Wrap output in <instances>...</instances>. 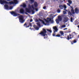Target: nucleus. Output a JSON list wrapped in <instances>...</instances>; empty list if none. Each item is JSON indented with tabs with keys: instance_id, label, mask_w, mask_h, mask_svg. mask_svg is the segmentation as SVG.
<instances>
[{
	"instance_id": "53",
	"label": "nucleus",
	"mask_w": 79,
	"mask_h": 79,
	"mask_svg": "<svg viewBox=\"0 0 79 79\" xmlns=\"http://www.w3.org/2000/svg\"><path fill=\"white\" fill-rule=\"evenodd\" d=\"M26 15H28V14H27V13H26V12L25 13Z\"/></svg>"
},
{
	"instance_id": "9",
	"label": "nucleus",
	"mask_w": 79,
	"mask_h": 79,
	"mask_svg": "<svg viewBox=\"0 0 79 79\" xmlns=\"http://www.w3.org/2000/svg\"><path fill=\"white\" fill-rule=\"evenodd\" d=\"M75 11L76 13L77 14L79 13V10L78 8L77 7H76L75 9Z\"/></svg>"
},
{
	"instance_id": "55",
	"label": "nucleus",
	"mask_w": 79,
	"mask_h": 79,
	"mask_svg": "<svg viewBox=\"0 0 79 79\" xmlns=\"http://www.w3.org/2000/svg\"><path fill=\"white\" fill-rule=\"evenodd\" d=\"M75 25H77V24L76 23H75Z\"/></svg>"
},
{
	"instance_id": "14",
	"label": "nucleus",
	"mask_w": 79,
	"mask_h": 79,
	"mask_svg": "<svg viewBox=\"0 0 79 79\" xmlns=\"http://www.w3.org/2000/svg\"><path fill=\"white\" fill-rule=\"evenodd\" d=\"M58 19L60 21H61V20H62V17L59 15L58 16V19Z\"/></svg>"
},
{
	"instance_id": "27",
	"label": "nucleus",
	"mask_w": 79,
	"mask_h": 79,
	"mask_svg": "<svg viewBox=\"0 0 79 79\" xmlns=\"http://www.w3.org/2000/svg\"><path fill=\"white\" fill-rule=\"evenodd\" d=\"M60 34H61V35H63L64 34V33L63 32V31H60Z\"/></svg>"
},
{
	"instance_id": "46",
	"label": "nucleus",
	"mask_w": 79,
	"mask_h": 79,
	"mask_svg": "<svg viewBox=\"0 0 79 79\" xmlns=\"http://www.w3.org/2000/svg\"><path fill=\"white\" fill-rule=\"evenodd\" d=\"M52 21V19H50L49 20V21Z\"/></svg>"
},
{
	"instance_id": "38",
	"label": "nucleus",
	"mask_w": 79,
	"mask_h": 79,
	"mask_svg": "<svg viewBox=\"0 0 79 79\" xmlns=\"http://www.w3.org/2000/svg\"><path fill=\"white\" fill-rule=\"evenodd\" d=\"M31 12H32V14H34V13H35V12H34V11L33 10H31Z\"/></svg>"
},
{
	"instance_id": "42",
	"label": "nucleus",
	"mask_w": 79,
	"mask_h": 79,
	"mask_svg": "<svg viewBox=\"0 0 79 79\" xmlns=\"http://www.w3.org/2000/svg\"><path fill=\"white\" fill-rule=\"evenodd\" d=\"M33 21V20H32V19H31L30 20V22H32Z\"/></svg>"
},
{
	"instance_id": "30",
	"label": "nucleus",
	"mask_w": 79,
	"mask_h": 79,
	"mask_svg": "<svg viewBox=\"0 0 79 79\" xmlns=\"http://www.w3.org/2000/svg\"><path fill=\"white\" fill-rule=\"evenodd\" d=\"M56 37H61V35H60V34H58L56 35Z\"/></svg>"
},
{
	"instance_id": "15",
	"label": "nucleus",
	"mask_w": 79,
	"mask_h": 79,
	"mask_svg": "<svg viewBox=\"0 0 79 79\" xmlns=\"http://www.w3.org/2000/svg\"><path fill=\"white\" fill-rule=\"evenodd\" d=\"M76 42H77V41L76 40H74L73 41H71V44L72 45H73L74 44H75V43H76Z\"/></svg>"
},
{
	"instance_id": "16",
	"label": "nucleus",
	"mask_w": 79,
	"mask_h": 79,
	"mask_svg": "<svg viewBox=\"0 0 79 79\" xmlns=\"http://www.w3.org/2000/svg\"><path fill=\"white\" fill-rule=\"evenodd\" d=\"M39 20L41 22L44 24H45V22H44V20H42L41 19H39Z\"/></svg>"
},
{
	"instance_id": "26",
	"label": "nucleus",
	"mask_w": 79,
	"mask_h": 79,
	"mask_svg": "<svg viewBox=\"0 0 79 79\" xmlns=\"http://www.w3.org/2000/svg\"><path fill=\"white\" fill-rule=\"evenodd\" d=\"M26 5L25 4H23L22 5V6L23 8H26Z\"/></svg>"
},
{
	"instance_id": "56",
	"label": "nucleus",
	"mask_w": 79,
	"mask_h": 79,
	"mask_svg": "<svg viewBox=\"0 0 79 79\" xmlns=\"http://www.w3.org/2000/svg\"><path fill=\"white\" fill-rule=\"evenodd\" d=\"M60 38H61V39H62L63 38V37H60Z\"/></svg>"
},
{
	"instance_id": "11",
	"label": "nucleus",
	"mask_w": 79,
	"mask_h": 79,
	"mask_svg": "<svg viewBox=\"0 0 79 79\" xmlns=\"http://www.w3.org/2000/svg\"><path fill=\"white\" fill-rule=\"evenodd\" d=\"M76 35V33L75 32H74L71 35V36L72 38H73L74 36H75V35Z\"/></svg>"
},
{
	"instance_id": "6",
	"label": "nucleus",
	"mask_w": 79,
	"mask_h": 79,
	"mask_svg": "<svg viewBox=\"0 0 79 79\" xmlns=\"http://www.w3.org/2000/svg\"><path fill=\"white\" fill-rule=\"evenodd\" d=\"M72 39V37H71V35L69 34V35H68L67 36V39L68 40H69V39Z\"/></svg>"
},
{
	"instance_id": "44",
	"label": "nucleus",
	"mask_w": 79,
	"mask_h": 79,
	"mask_svg": "<svg viewBox=\"0 0 79 79\" xmlns=\"http://www.w3.org/2000/svg\"><path fill=\"white\" fill-rule=\"evenodd\" d=\"M43 9H45L46 8V7L45 6H44V7H43Z\"/></svg>"
},
{
	"instance_id": "28",
	"label": "nucleus",
	"mask_w": 79,
	"mask_h": 79,
	"mask_svg": "<svg viewBox=\"0 0 79 79\" xmlns=\"http://www.w3.org/2000/svg\"><path fill=\"white\" fill-rule=\"evenodd\" d=\"M46 30H47V31L50 32V33H52V30H50L48 29H47Z\"/></svg>"
},
{
	"instance_id": "35",
	"label": "nucleus",
	"mask_w": 79,
	"mask_h": 79,
	"mask_svg": "<svg viewBox=\"0 0 79 79\" xmlns=\"http://www.w3.org/2000/svg\"><path fill=\"white\" fill-rule=\"evenodd\" d=\"M62 27L63 28L66 27V25H63L62 26Z\"/></svg>"
},
{
	"instance_id": "54",
	"label": "nucleus",
	"mask_w": 79,
	"mask_h": 79,
	"mask_svg": "<svg viewBox=\"0 0 79 79\" xmlns=\"http://www.w3.org/2000/svg\"><path fill=\"white\" fill-rule=\"evenodd\" d=\"M56 16V15H54V17H55V16Z\"/></svg>"
},
{
	"instance_id": "2",
	"label": "nucleus",
	"mask_w": 79,
	"mask_h": 79,
	"mask_svg": "<svg viewBox=\"0 0 79 79\" xmlns=\"http://www.w3.org/2000/svg\"><path fill=\"white\" fill-rule=\"evenodd\" d=\"M19 21L20 23H23L24 22L23 16H22L19 17Z\"/></svg>"
},
{
	"instance_id": "32",
	"label": "nucleus",
	"mask_w": 79,
	"mask_h": 79,
	"mask_svg": "<svg viewBox=\"0 0 79 79\" xmlns=\"http://www.w3.org/2000/svg\"><path fill=\"white\" fill-rule=\"evenodd\" d=\"M68 14L69 15H72V13L70 11H69L68 12Z\"/></svg>"
},
{
	"instance_id": "50",
	"label": "nucleus",
	"mask_w": 79,
	"mask_h": 79,
	"mask_svg": "<svg viewBox=\"0 0 79 79\" xmlns=\"http://www.w3.org/2000/svg\"><path fill=\"white\" fill-rule=\"evenodd\" d=\"M66 29H67V28H64V30H66Z\"/></svg>"
},
{
	"instance_id": "12",
	"label": "nucleus",
	"mask_w": 79,
	"mask_h": 79,
	"mask_svg": "<svg viewBox=\"0 0 79 79\" xmlns=\"http://www.w3.org/2000/svg\"><path fill=\"white\" fill-rule=\"evenodd\" d=\"M34 5L35 8H37V7L38 6V4H37V2H35L34 3Z\"/></svg>"
},
{
	"instance_id": "47",
	"label": "nucleus",
	"mask_w": 79,
	"mask_h": 79,
	"mask_svg": "<svg viewBox=\"0 0 79 79\" xmlns=\"http://www.w3.org/2000/svg\"><path fill=\"white\" fill-rule=\"evenodd\" d=\"M35 10L36 11H38V9H37V8H36Z\"/></svg>"
},
{
	"instance_id": "36",
	"label": "nucleus",
	"mask_w": 79,
	"mask_h": 79,
	"mask_svg": "<svg viewBox=\"0 0 79 79\" xmlns=\"http://www.w3.org/2000/svg\"><path fill=\"white\" fill-rule=\"evenodd\" d=\"M64 15H66V11H63Z\"/></svg>"
},
{
	"instance_id": "23",
	"label": "nucleus",
	"mask_w": 79,
	"mask_h": 79,
	"mask_svg": "<svg viewBox=\"0 0 79 79\" xmlns=\"http://www.w3.org/2000/svg\"><path fill=\"white\" fill-rule=\"evenodd\" d=\"M67 0V1H68V2L70 4H71V3H72V1L70 0ZM63 1H65V0H63Z\"/></svg>"
},
{
	"instance_id": "34",
	"label": "nucleus",
	"mask_w": 79,
	"mask_h": 79,
	"mask_svg": "<svg viewBox=\"0 0 79 79\" xmlns=\"http://www.w3.org/2000/svg\"><path fill=\"white\" fill-rule=\"evenodd\" d=\"M63 8H64L65 9H66V5H63Z\"/></svg>"
},
{
	"instance_id": "37",
	"label": "nucleus",
	"mask_w": 79,
	"mask_h": 79,
	"mask_svg": "<svg viewBox=\"0 0 79 79\" xmlns=\"http://www.w3.org/2000/svg\"><path fill=\"white\" fill-rule=\"evenodd\" d=\"M73 17H71V18H70V21L71 22H73Z\"/></svg>"
},
{
	"instance_id": "5",
	"label": "nucleus",
	"mask_w": 79,
	"mask_h": 79,
	"mask_svg": "<svg viewBox=\"0 0 79 79\" xmlns=\"http://www.w3.org/2000/svg\"><path fill=\"white\" fill-rule=\"evenodd\" d=\"M53 29H54V30H53L54 33H55V32H56L58 31V29L56 27H53Z\"/></svg>"
},
{
	"instance_id": "25",
	"label": "nucleus",
	"mask_w": 79,
	"mask_h": 79,
	"mask_svg": "<svg viewBox=\"0 0 79 79\" xmlns=\"http://www.w3.org/2000/svg\"><path fill=\"white\" fill-rule=\"evenodd\" d=\"M56 23H57V24H59V23H60V20H59L58 19H56Z\"/></svg>"
},
{
	"instance_id": "8",
	"label": "nucleus",
	"mask_w": 79,
	"mask_h": 79,
	"mask_svg": "<svg viewBox=\"0 0 79 79\" xmlns=\"http://www.w3.org/2000/svg\"><path fill=\"white\" fill-rule=\"evenodd\" d=\"M70 8H71V12L72 14H75V12H74V9L73 8V6H70Z\"/></svg>"
},
{
	"instance_id": "33",
	"label": "nucleus",
	"mask_w": 79,
	"mask_h": 79,
	"mask_svg": "<svg viewBox=\"0 0 79 79\" xmlns=\"http://www.w3.org/2000/svg\"><path fill=\"white\" fill-rule=\"evenodd\" d=\"M29 24L30 26H31V27H32V23H29Z\"/></svg>"
},
{
	"instance_id": "13",
	"label": "nucleus",
	"mask_w": 79,
	"mask_h": 79,
	"mask_svg": "<svg viewBox=\"0 0 79 79\" xmlns=\"http://www.w3.org/2000/svg\"><path fill=\"white\" fill-rule=\"evenodd\" d=\"M26 11L27 12V13H31V10H30V9H28L27 8H26Z\"/></svg>"
},
{
	"instance_id": "19",
	"label": "nucleus",
	"mask_w": 79,
	"mask_h": 79,
	"mask_svg": "<svg viewBox=\"0 0 79 79\" xmlns=\"http://www.w3.org/2000/svg\"><path fill=\"white\" fill-rule=\"evenodd\" d=\"M50 16H51V18L52 19H53L54 18V17H55V16H54V15L53 14H51Z\"/></svg>"
},
{
	"instance_id": "29",
	"label": "nucleus",
	"mask_w": 79,
	"mask_h": 79,
	"mask_svg": "<svg viewBox=\"0 0 79 79\" xmlns=\"http://www.w3.org/2000/svg\"><path fill=\"white\" fill-rule=\"evenodd\" d=\"M57 13H60L61 12V10H60V9H59L57 10Z\"/></svg>"
},
{
	"instance_id": "40",
	"label": "nucleus",
	"mask_w": 79,
	"mask_h": 79,
	"mask_svg": "<svg viewBox=\"0 0 79 79\" xmlns=\"http://www.w3.org/2000/svg\"><path fill=\"white\" fill-rule=\"evenodd\" d=\"M9 8H10V10H12V9H13V6H10L9 7Z\"/></svg>"
},
{
	"instance_id": "45",
	"label": "nucleus",
	"mask_w": 79,
	"mask_h": 79,
	"mask_svg": "<svg viewBox=\"0 0 79 79\" xmlns=\"http://www.w3.org/2000/svg\"><path fill=\"white\" fill-rule=\"evenodd\" d=\"M7 1L10 2V1H12V0H6Z\"/></svg>"
},
{
	"instance_id": "43",
	"label": "nucleus",
	"mask_w": 79,
	"mask_h": 79,
	"mask_svg": "<svg viewBox=\"0 0 79 79\" xmlns=\"http://www.w3.org/2000/svg\"><path fill=\"white\" fill-rule=\"evenodd\" d=\"M53 36L54 37H56V35H55V33L53 34Z\"/></svg>"
},
{
	"instance_id": "3",
	"label": "nucleus",
	"mask_w": 79,
	"mask_h": 79,
	"mask_svg": "<svg viewBox=\"0 0 79 79\" xmlns=\"http://www.w3.org/2000/svg\"><path fill=\"white\" fill-rule=\"evenodd\" d=\"M10 13L12 15L15 17L17 16H18V15H19V14L17 13L16 11H12L10 12Z\"/></svg>"
},
{
	"instance_id": "52",
	"label": "nucleus",
	"mask_w": 79,
	"mask_h": 79,
	"mask_svg": "<svg viewBox=\"0 0 79 79\" xmlns=\"http://www.w3.org/2000/svg\"><path fill=\"white\" fill-rule=\"evenodd\" d=\"M64 10H65V11H67V10L66 9H64Z\"/></svg>"
},
{
	"instance_id": "1",
	"label": "nucleus",
	"mask_w": 79,
	"mask_h": 79,
	"mask_svg": "<svg viewBox=\"0 0 79 79\" xmlns=\"http://www.w3.org/2000/svg\"><path fill=\"white\" fill-rule=\"evenodd\" d=\"M46 33L47 31H46V30L45 29L43 28V31H41L39 34L41 35L42 36H44V39H46L48 38L47 34H46Z\"/></svg>"
},
{
	"instance_id": "20",
	"label": "nucleus",
	"mask_w": 79,
	"mask_h": 79,
	"mask_svg": "<svg viewBox=\"0 0 79 79\" xmlns=\"http://www.w3.org/2000/svg\"><path fill=\"white\" fill-rule=\"evenodd\" d=\"M36 24L38 26H39L40 27H41V25H40V22L36 23Z\"/></svg>"
},
{
	"instance_id": "48",
	"label": "nucleus",
	"mask_w": 79,
	"mask_h": 79,
	"mask_svg": "<svg viewBox=\"0 0 79 79\" xmlns=\"http://www.w3.org/2000/svg\"><path fill=\"white\" fill-rule=\"evenodd\" d=\"M51 22H52V23H53V20H51Z\"/></svg>"
},
{
	"instance_id": "49",
	"label": "nucleus",
	"mask_w": 79,
	"mask_h": 79,
	"mask_svg": "<svg viewBox=\"0 0 79 79\" xmlns=\"http://www.w3.org/2000/svg\"><path fill=\"white\" fill-rule=\"evenodd\" d=\"M31 7H32V8H34V6H32Z\"/></svg>"
},
{
	"instance_id": "4",
	"label": "nucleus",
	"mask_w": 79,
	"mask_h": 79,
	"mask_svg": "<svg viewBox=\"0 0 79 79\" xmlns=\"http://www.w3.org/2000/svg\"><path fill=\"white\" fill-rule=\"evenodd\" d=\"M0 3L1 4V5H3V4H7V3H8V2L4 0H0Z\"/></svg>"
},
{
	"instance_id": "24",
	"label": "nucleus",
	"mask_w": 79,
	"mask_h": 79,
	"mask_svg": "<svg viewBox=\"0 0 79 79\" xmlns=\"http://www.w3.org/2000/svg\"><path fill=\"white\" fill-rule=\"evenodd\" d=\"M26 26V27L27 28V27H29V25H28L27 26V23H25L24 24V26Z\"/></svg>"
},
{
	"instance_id": "22",
	"label": "nucleus",
	"mask_w": 79,
	"mask_h": 79,
	"mask_svg": "<svg viewBox=\"0 0 79 79\" xmlns=\"http://www.w3.org/2000/svg\"><path fill=\"white\" fill-rule=\"evenodd\" d=\"M7 4H10V5H12V4H14V2L13 1H10L9 2H8V3H7Z\"/></svg>"
},
{
	"instance_id": "31",
	"label": "nucleus",
	"mask_w": 79,
	"mask_h": 79,
	"mask_svg": "<svg viewBox=\"0 0 79 79\" xmlns=\"http://www.w3.org/2000/svg\"><path fill=\"white\" fill-rule=\"evenodd\" d=\"M45 21H46V23H49V21L46 19H45Z\"/></svg>"
},
{
	"instance_id": "18",
	"label": "nucleus",
	"mask_w": 79,
	"mask_h": 79,
	"mask_svg": "<svg viewBox=\"0 0 79 79\" xmlns=\"http://www.w3.org/2000/svg\"><path fill=\"white\" fill-rule=\"evenodd\" d=\"M59 8L60 10H63V5H60L59 6Z\"/></svg>"
},
{
	"instance_id": "10",
	"label": "nucleus",
	"mask_w": 79,
	"mask_h": 79,
	"mask_svg": "<svg viewBox=\"0 0 79 79\" xmlns=\"http://www.w3.org/2000/svg\"><path fill=\"white\" fill-rule=\"evenodd\" d=\"M20 12L21 14H23L24 13V10L23 8L21 9L20 10Z\"/></svg>"
},
{
	"instance_id": "51",
	"label": "nucleus",
	"mask_w": 79,
	"mask_h": 79,
	"mask_svg": "<svg viewBox=\"0 0 79 79\" xmlns=\"http://www.w3.org/2000/svg\"><path fill=\"white\" fill-rule=\"evenodd\" d=\"M77 27L79 28V25L77 26Z\"/></svg>"
},
{
	"instance_id": "21",
	"label": "nucleus",
	"mask_w": 79,
	"mask_h": 79,
	"mask_svg": "<svg viewBox=\"0 0 79 79\" xmlns=\"http://www.w3.org/2000/svg\"><path fill=\"white\" fill-rule=\"evenodd\" d=\"M14 2V4H17V3H18V2L17 0H13Z\"/></svg>"
},
{
	"instance_id": "17",
	"label": "nucleus",
	"mask_w": 79,
	"mask_h": 79,
	"mask_svg": "<svg viewBox=\"0 0 79 79\" xmlns=\"http://www.w3.org/2000/svg\"><path fill=\"white\" fill-rule=\"evenodd\" d=\"M4 7L5 8L6 10H7L9 8V6H8V5L6 4H5L4 5Z\"/></svg>"
},
{
	"instance_id": "41",
	"label": "nucleus",
	"mask_w": 79,
	"mask_h": 79,
	"mask_svg": "<svg viewBox=\"0 0 79 79\" xmlns=\"http://www.w3.org/2000/svg\"><path fill=\"white\" fill-rule=\"evenodd\" d=\"M31 2H32V3H34V0H30Z\"/></svg>"
},
{
	"instance_id": "7",
	"label": "nucleus",
	"mask_w": 79,
	"mask_h": 79,
	"mask_svg": "<svg viewBox=\"0 0 79 79\" xmlns=\"http://www.w3.org/2000/svg\"><path fill=\"white\" fill-rule=\"evenodd\" d=\"M33 27L35 28V29L36 30H37V31H38L39 29V27L37 26H36V25L34 24L33 25Z\"/></svg>"
},
{
	"instance_id": "39",
	"label": "nucleus",
	"mask_w": 79,
	"mask_h": 79,
	"mask_svg": "<svg viewBox=\"0 0 79 79\" xmlns=\"http://www.w3.org/2000/svg\"><path fill=\"white\" fill-rule=\"evenodd\" d=\"M70 4H69V3H67V5H68V6H71V5H70Z\"/></svg>"
}]
</instances>
